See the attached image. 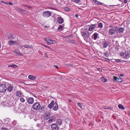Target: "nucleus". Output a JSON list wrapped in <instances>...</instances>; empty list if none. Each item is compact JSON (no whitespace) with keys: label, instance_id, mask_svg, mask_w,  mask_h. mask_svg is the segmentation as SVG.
Returning a JSON list of instances; mask_svg holds the SVG:
<instances>
[{"label":"nucleus","instance_id":"16","mask_svg":"<svg viewBox=\"0 0 130 130\" xmlns=\"http://www.w3.org/2000/svg\"><path fill=\"white\" fill-rule=\"evenodd\" d=\"M45 105L42 106H40V108H39V110L41 112H43L45 110Z\"/></svg>","mask_w":130,"mask_h":130},{"label":"nucleus","instance_id":"39","mask_svg":"<svg viewBox=\"0 0 130 130\" xmlns=\"http://www.w3.org/2000/svg\"><path fill=\"white\" fill-rule=\"evenodd\" d=\"M23 46L21 45H18V47L19 48H21L23 47Z\"/></svg>","mask_w":130,"mask_h":130},{"label":"nucleus","instance_id":"53","mask_svg":"<svg viewBox=\"0 0 130 130\" xmlns=\"http://www.w3.org/2000/svg\"><path fill=\"white\" fill-rule=\"evenodd\" d=\"M120 76L121 77H123L124 76V75L123 74H120Z\"/></svg>","mask_w":130,"mask_h":130},{"label":"nucleus","instance_id":"51","mask_svg":"<svg viewBox=\"0 0 130 130\" xmlns=\"http://www.w3.org/2000/svg\"><path fill=\"white\" fill-rule=\"evenodd\" d=\"M54 66L55 67H56V68L57 69H58V68L57 66H56L54 65Z\"/></svg>","mask_w":130,"mask_h":130},{"label":"nucleus","instance_id":"3","mask_svg":"<svg viewBox=\"0 0 130 130\" xmlns=\"http://www.w3.org/2000/svg\"><path fill=\"white\" fill-rule=\"evenodd\" d=\"M51 15V13L50 11H45L43 12L42 15L44 18H47Z\"/></svg>","mask_w":130,"mask_h":130},{"label":"nucleus","instance_id":"37","mask_svg":"<svg viewBox=\"0 0 130 130\" xmlns=\"http://www.w3.org/2000/svg\"><path fill=\"white\" fill-rule=\"evenodd\" d=\"M70 42L71 43H75V44H77V42L74 40H71L70 41Z\"/></svg>","mask_w":130,"mask_h":130},{"label":"nucleus","instance_id":"52","mask_svg":"<svg viewBox=\"0 0 130 130\" xmlns=\"http://www.w3.org/2000/svg\"><path fill=\"white\" fill-rule=\"evenodd\" d=\"M8 4H9L10 5H12V3L11 2H10L8 3Z\"/></svg>","mask_w":130,"mask_h":130},{"label":"nucleus","instance_id":"11","mask_svg":"<svg viewBox=\"0 0 130 130\" xmlns=\"http://www.w3.org/2000/svg\"><path fill=\"white\" fill-rule=\"evenodd\" d=\"M58 108L57 104L56 103H53L52 105V108L54 110H57Z\"/></svg>","mask_w":130,"mask_h":130},{"label":"nucleus","instance_id":"41","mask_svg":"<svg viewBox=\"0 0 130 130\" xmlns=\"http://www.w3.org/2000/svg\"><path fill=\"white\" fill-rule=\"evenodd\" d=\"M115 61L117 63L120 62H121V59H115Z\"/></svg>","mask_w":130,"mask_h":130},{"label":"nucleus","instance_id":"21","mask_svg":"<svg viewBox=\"0 0 130 130\" xmlns=\"http://www.w3.org/2000/svg\"><path fill=\"white\" fill-rule=\"evenodd\" d=\"M14 52L18 55L23 56V55L21 54L20 51L18 49H16L14 51Z\"/></svg>","mask_w":130,"mask_h":130},{"label":"nucleus","instance_id":"60","mask_svg":"<svg viewBox=\"0 0 130 130\" xmlns=\"http://www.w3.org/2000/svg\"><path fill=\"white\" fill-rule=\"evenodd\" d=\"M116 127L117 129H118V127H117L116 126Z\"/></svg>","mask_w":130,"mask_h":130},{"label":"nucleus","instance_id":"46","mask_svg":"<svg viewBox=\"0 0 130 130\" xmlns=\"http://www.w3.org/2000/svg\"><path fill=\"white\" fill-rule=\"evenodd\" d=\"M70 9L68 7H65L64 8V9L65 10L68 11Z\"/></svg>","mask_w":130,"mask_h":130},{"label":"nucleus","instance_id":"34","mask_svg":"<svg viewBox=\"0 0 130 130\" xmlns=\"http://www.w3.org/2000/svg\"><path fill=\"white\" fill-rule=\"evenodd\" d=\"M64 26V25L63 24L60 25L58 28V30H61L62 29Z\"/></svg>","mask_w":130,"mask_h":130},{"label":"nucleus","instance_id":"59","mask_svg":"<svg viewBox=\"0 0 130 130\" xmlns=\"http://www.w3.org/2000/svg\"><path fill=\"white\" fill-rule=\"evenodd\" d=\"M72 66V65H71V64H70V65H69V66H70V67H71Z\"/></svg>","mask_w":130,"mask_h":130},{"label":"nucleus","instance_id":"58","mask_svg":"<svg viewBox=\"0 0 130 130\" xmlns=\"http://www.w3.org/2000/svg\"><path fill=\"white\" fill-rule=\"evenodd\" d=\"M42 45L43 46H44V47H46V46L44 44H42Z\"/></svg>","mask_w":130,"mask_h":130},{"label":"nucleus","instance_id":"50","mask_svg":"<svg viewBox=\"0 0 130 130\" xmlns=\"http://www.w3.org/2000/svg\"><path fill=\"white\" fill-rule=\"evenodd\" d=\"M127 0H124V3H126L127 2Z\"/></svg>","mask_w":130,"mask_h":130},{"label":"nucleus","instance_id":"10","mask_svg":"<svg viewBox=\"0 0 130 130\" xmlns=\"http://www.w3.org/2000/svg\"><path fill=\"white\" fill-rule=\"evenodd\" d=\"M99 34L96 32L94 33L92 36V39L95 40L99 38Z\"/></svg>","mask_w":130,"mask_h":130},{"label":"nucleus","instance_id":"22","mask_svg":"<svg viewBox=\"0 0 130 130\" xmlns=\"http://www.w3.org/2000/svg\"><path fill=\"white\" fill-rule=\"evenodd\" d=\"M115 33L114 30L113 29H110L109 30V33L111 35H112Z\"/></svg>","mask_w":130,"mask_h":130},{"label":"nucleus","instance_id":"40","mask_svg":"<svg viewBox=\"0 0 130 130\" xmlns=\"http://www.w3.org/2000/svg\"><path fill=\"white\" fill-rule=\"evenodd\" d=\"M77 105L80 108H82V106L81 105V104L80 103H77Z\"/></svg>","mask_w":130,"mask_h":130},{"label":"nucleus","instance_id":"18","mask_svg":"<svg viewBox=\"0 0 130 130\" xmlns=\"http://www.w3.org/2000/svg\"><path fill=\"white\" fill-rule=\"evenodd\" d=\"M16 10L20 12H21L25 14H26L27 13L26 11L25 10L19 8H17Z\"/></svg>","mask_w":130,"mask_h":130},{"label":"nucleus","instance_id":"7","mask_svg":"<svg viewBox=\"0 0 130 130\" xmlns=\"http://www.w3.org/2000/svg\"><path fill=\"white\" fill-rule=\"evenodd\" d=\"M51 127L53 130H58L59 127L56 124L53 123L51 125Z\"/></svg>","mask_w":130,"mask_h":130},{"label":"nucleus","instance_id":"49","mask_svg":"<svg viewBox=\"0 0 130 130\" xmlns=\"http://www.w3.org/2000/svg\"><path fill=\"white\" fill-rule=\"evenodd\" d=\"M2 2L3 3H5V4H6V5H8V3H7V2H4V1H2Z\"/></svg>","mask_w":130,"mask_h":130},{"label":"nucleus","instance_id":"28","mask_svg":"<svg viewBox=\"0 0 130 130\" xmlns=\"http://www.w3.org/2000/svg\"><path fill=\"white\" fill-rule=\"evenodd\" d=\"M93 1L95 3L99 5H103L102 3L97 1V0H93Z\"/></svg>","mask_w":130,"mask_h":130},{"label":"nucleus","instance_id":"45","mask_svg":"<svg viewBox=\"0 0 130 130\" xmlns=\"http://www.w3.org/2000/svg\"><path fill=\"white\" fill-rule=\"evenodd\" d=\"M44 55L47 58H48V56L47 55V54L46 53H44Z\"/></svg>","mask_w":130,"mask_h":130},{"label":"nucleus","instance_id":"55","mask_svg":"<svg viewBox=\"0 0 130 130\" xmlns=\"http://www.w3.org/2000/svg\"><path fill=\"white\" fill-rule=\"evenodd\" d=\"M46 47L47 48H48L49 49H51V48L49 46H46Z\"/></svg>","mask_w":130,"mask_h":130},{"label":"nucleus","instance_id":"1","mask_svg":"<svg viewBox=\"0 0 130 130\" xmlns=\"http://www.w3.org/2000/svg\"><path fill=\"white\" fill-rule=\"evenodd\" d=\"M81 33L84 39L87 42H88V39L90 37L89 33L88 31L84 30V31H81Z\"/></svg>","mask_w":130,"mask_h":130},{"label":"nucleus","instance_id":"56","mask_svg":"<svg viewBox=\"0 0 130 130\" xmlns=\"http://www.w3.org/2000/svg\"><path fill=\"white\" fill-rule=\"evenodd\" d=\"M119 79H120V80H122V78H121L120 77H119Z\"/></svg>","mask_w":130,"mask_h":130},{"label":"nucleus","instance_id":"30","mask_svg":"<svg viewBox=\"0 0 130 130\" xmlns=\"http://www.w3.org/2000/svg\"><path fill=\"white\" fill-rule=\"evenodd\" d=\"M118 106L119 108L123 110L125 109V108L124 107V106L121 104L119 105Z\"/></svg>","mask_w":130,"mask_h":130},{"label":"nucleus","instance_id":"31","mask_svg":"<svg viewBox=\"0 0 130 130\" xmlns=\"http://www.w3.org/2000/svg\"><path fill=\"white\" fill-rule=\"evenodd\" d=\"M101 80L103 82H106L107 80V79L104 78L103 77H102L101 78Z\"/></svg>","mask_w":130,"mask_h":130},{"label":"nucleus","instance_id":"36","mask_svg":"<svg viewBox=\"0 0 130 130\" xmlns=\"http://www.w3.org/2000/svg\"><path fill=\"white\" fill-rule=\"evenodd\" d=\"M102 109H110L111 108L110 107H106L105 106H103L102 108Z\"/></svg>","mask_w":130,"mask_h":130},{"label":"nucleus","instance_id":"19","mask_svg":"<svg viewBox=\"0 0 130 130\" xmlns=\"http://www.w3.org/2000/svg\"><path fill=\"white\" fill-rule=\"evenodd\" d=\"M18 43V42L15 41L9 40L8 42V44L9 45L14 44Z\"/></svg>","mask_w":130,"mask_h":130},{"label":"nucleus","instance_id":"43","mask_svg":"<svg viewBox=\"0 0 130 130\" xmlns=\"http://www.w3.org/2000/svg\"><path fill=\"white\" fill-rule=\"evenodd\" d=\"M113 78L114 80L117 81L118 78V77L115 76H114Z\"/></svg>","mask_w":130,"mask_h":130},{"label":"nucleus","instance_id":"12","mask_svg":"<svg viewBox=\"0 0 130 130\" xmlns=\"http://www.w3.org/2000/svg\"><path fill=\"white\" fill-rule=\"evenodd\" d=\"M27 101L29 103L32 104L34 103V100L32 98L30 97L27 99Z\"/></svg>","mask_w":130,"mask_h":130},{"label":"nucleus","instance_id":"47","mask_svg":"<svg viewBox=\"0 0 130 130\" xmlns=\"http://www.w3.org/2000/svg\"><path fill=\"white\" fill-rule=\"evenodd\" d=\"M52 43H51L53 44H54V43H56V42L54 40H52Z\"/></svg>","mask_w":130,"mask_h":130},{"label":"nucleus","instance_id":"14","mask_svg":"<svg viewBox=\"0 0 130 130\" xmlns=\"http://www.w3.org/2000/svg\"><path fill=\"white\" fill-rule=\"evenodd\" d=\"M50 116L51 115L49 112H47L45 114L44 116V118L46 120L48 119L49 118Z\"/></svg>","mask_w":130,"mask_h":130},{"label":"nucleus","instance_id":"13","mask_svg":"<svg viewBox=\"0 0 130 130\" xmlns=\"http://www.w3.org/2000/svg\"><path fill=\"white\" fill-rule=\"evenodd\" d=\"M95 27H96L95 24H92L89 27L88 29L89 31H91L93 30Z\"/></svg>","mask_w":130,"mask_h":130},{"label":"nucleus","instance_id":"42","mask_svg":"<svg viewBox=\"0 0 130 130\" xmlns=\"http://www.w3.org/2000/svg\"><path fill=\"white\" fill-rule=\"evenodd\" d=\"M117 82H122V80H120V79H119V78H118L117 79Z\"/></svg>","mask_w":130,"mask_h":130},{"label":"nucleus","instance_id":"25","mask_svg":"<svg viewBox=\"0 0 130 130\" xmlns=\"http://www.w3.org/2000/svg\"><path fill=\"white\" fill-rule=\"evenodd\" d=\"M55 116H51L50 118V119L48 121V122L49 123H51L53 120L55 119Z\"/></svg>","mask_w":130,"mask_h":130},{"label":"nucleus","instance_id":"38","mask_svg":"<svg viewBox=\"0 0 130 130\" xmlns=\"http://www.w3.org/2000/svg\"><path fill=\"white\" fill-rule=\"evenodd\" d=\"M104 55L106 57L108 56V53L106 52H105L104 54Z\"/></svg>","mask_w":130,"mask_h":130},{"label":"nucleus","instance_id":"20","mask_svg":"<svg viewBox=\"0 0 130 130\" xmlns=\"http://www.w3.org/2000/svg\"><path fill=\"white\" fill-rule=\"evenodd\" d=\"M44 40L46 41L48 45H50L52 44V43H52V40L49 39H47L46 38H44Z\"/></svg>","mask_w":130,"mask_h":130},{"label":"nucleus","instance_id":"2","mask_svg":"<svg viewBox=\"0 0 130 130\" xmlns=\"http://www.w3.org/2000/svg\"><path fill=\"white\" fill-rule=\"evenodd\" d=\"M120 55L122 58L127 59L130 57V51H126L124 53L123 52H121L120 53Z\"/></svg>","mask_w":130,"mask_h":130},{"label":"nucleus","instance_id":"6","mask_svg":"<svg viewBox=\"0 0 130 130\" xmlns=\"http://www.w3.org/2000/svg\"><path fill=\"white\" fill-rule=\"evenodd\" d=\"M40 107V105L39 103H34L33 106V108L35 110H37Z\"/></svg>","mask_w":130,"mask_h":130},{"label":"nucleus","instance_id":"17","mask_svg":"<svg viewBox=\"0 0 130 130\" xmlns=\"http://www.w3.org/2000/svg\"><path fill=\"white\" fill-rule=\"evenodd\" d=\"M57 20L58 22L60 24H62L63 22V20L61 17H58L57 18Z\"/></svg>","mask_w":130,"mask_h":130},{"label":"nucleus","instance_id":"4","mask_svg":"<svg viewBox=\"0 0 130 130\" xmlns=\"http://www.w3.org/2000/svg\"><path fill=\"white\" fill-rule=\"evenodd\" d=\"M115 30L117 33H122L125 29L124 28H119L117 26H116L115 28Z\"/></svg>","mask_w":130,"mask_h":130},{"label":"nucleus","instance_id":"15","mask_svg":"<svg viewBox=\"0 0 130 130\" xmlns=\"http://www.w3.org/2000/svg\"><path fill=\"white\" fill-rule=\"evenodd\" d=\"M16 94V96L18 97H21L23 95L22 93L20 91H17Z\"/></svg>","mask_w":130,"mask_h":130},{"label":"nucleus","instance_id":"29","mask_svg":"<svg viewBox=\"0 0 130 130\" xmlns=\"http://www.w3.org/2000/svg\"><path fill=\"white\" fill-rule=\"evenodd\" d=\"M24 47L25 48H32V46L31 45H23Z\"/></svg>","mask_w":130,"mask_h":130},{"label":"nucleus","instance_id":"62","mask_svg":"<svg viewBox=\"0 0 130 130\" xmlns=\"http://www.w3.org/2000/svg\"><path fill=\"white\" fill-rule=\"evenodd\" d=\"M47 27V26H45L46 27Z\"/></svg>","mask_w":130,"mask_h":130},{"label":"nucleus","instance_id":"9","mask_svg":"<svg viewBox=\"0 0 130 130\" xmlns=\"http://www.w3.org/2000/svg\"><path fill=\"white\" fill-rule=\"evenodd\" d=\"M102 43L103 45V47L104 48H106L108 45V43L105 40H103L102 42Z\"/></svg>","mask_w":130,"mask_h":130},{"label":"nucleus","instance_id":"26","mask_svg":"<svg viewBox=\"0 0 130 130\" xmlns=\"http://www.w3.org/2000/svg\"><path fill=\"white\" fill-rule=\"evenodd\" d=\"M56 123L57 124L60 125L62 123L61 120L60 119H58L56 121Z\"/></svg>","mask_w":130,"mask_h":130},{"label":"nucleus","instance_id":"23","mask_svg":"<svg viewBox=\"0 0 130 130\" xmlns=\"http://www.w3.org/2000/svg\"><path fill=\"white\" fill-rule=\"evenodd\" d=\"M28 78L30 79L31 80H34L36 79L37 78V77L33 75H30L28 76Z\"/></svg>","mask_w":130,"mask_h":130},{"label":"nucleus","instance_id":"5","mask_svg":"<svg viewBox=\"0 0 130 130\" xmlns=\"http://www.w3.org/2000/svg\"><path fill=\"white\" fill-rule=\"evenodd\" d=\"M6 89V87L5 84H0V92H4Z\"/></svg>","mask_w":130,"mask_h":130},{"label":"nucleus","instance_id":"35","mask_svg":"<svg viewBox=\"0 0 130 130\" xmlns=\"http://www.w3.org/2000/svg\"><path fill=\"white\" fill-rule=\"evenodd\" d=\"M20 101L22 103H23L25 102V99L22 97L20 98Z\"/></svg>","mask_w":130,"mask_h":130},{"label":"nucleus","instance_id":"57","mask_svg":"<svg viewBox=\"0 0 130 130\" xmlns=\"http://www.w3.org/2000/svg\"><path fill=\"white\" fill-rule=\"evenodd\" d=\"M78 15L77 14H76L75 15V16L76 18H77L78 17Z\"/></svg>","mask_w":130,"mask_h":130},{"label":"nucleus","instance_id":"24","mask_svg":"<svg viewBox=\"0 0 130 130\" xmlns=\"http://www.w3.org/2000/svg\"><path fill=\"white\" fill-rule=\"evenodd\" d=\"M95 24L97 28L99 27L101 28L103 27V25L101 23H100L98 24Z\"/></svg>","mask_w":130,"mask_h":130},{"label":"nucleus","instance_id":"48","mask_svg":"<svg viewBox=\"0 0 130 130\" xmlns=\"http://www.w3.org/2000/svg\"><path fill=\"white\" fill-rule=\"evenodd\" d=\"M1 130H8V129L6 128H2Z\"/></svg>","mask_w":130,"mask_h":130},{"label":"nucleus","instance_id":"8","mask_svg":"<svg viewBox=\"0 0 130 130\" xmlns=\"http://www.w3.org/2000/svg\"><path fill=\"white\" fill-rule=\"evenodd\" d=\"M13 88V86L12 85L10 84H9L8 85L7 88H6V89L8 92H11L12 91Z\"/></svg>","mask_w":130,"mask_h":130},{"label":"nucleus","instance_id":"61","mask_svg":"<svg viewBox=\"0 0 130 130\" xmlns=\"http://www.w3.org/2000/svg\"><path fill=\"white\" fill-rule=\"evenodd\" d=\"M129 115L130 116V112L129 113Z\"/></svg>","mask_w":130,"mask_h":130},{"label":"nucleus","instance_id":"27","mask_svg":"<svg viewBox=\"0 0 130 130\" xmlns=\"http://www.w3.org/2000/svg\"><path fill=\"white\" fill-rule=\"evenodd\" d=\"M54 103V101H51L50 103L48 105V107L50 109H51L52 107V105L53 103Z\"/></svg>","mask_w":130,"mask_h":130},{"label":"nucleus","instance_id":"54","mask_svg":"<svg viewBox=\"0 0 130 130\" xmlns=\"http://www.w3.org/2000/svg\"><path fill=\"white\" fill-rule=\"evenodd\" d=\"M25 6L26 7H28V8H31V7H30V6H28L27 5Z\"/></svg>","mask_w":130,"mask_h":130},{"label":"nucleus","instance_id":"33","mask_svg":"<svg viewBox=\"0 0 130 130\" xmlns=\"http://www.w3.org/2000/svg\"><path fill=\"white\" fill-rule=\"evenodd\" d=\"M17 67V66L14 64L8 66V67H12L14 68H16Z\"/></svg>","mask_w":130,"mask_h":130},{"label":"nucleus","instance_id":"32","mask_svg":"<svg viewBox=\"0 0 130 130\" xmlns=\"http://www.w3.org/2000/svg\"><path fill=\"white\" fill-rule=\"evenodd\" d=\"M81 0H71L73 2H75L76 3H79Z\"/></svg>","mask_w":130,"mask_h":130},{"label":"nucleus","instance_id":"44","mask_svg":"<svg viewBox=\"0 0 130 130\" xmlns=\"http://www.w3.org/2000/svg\"><path fill=\"white\" fill-rule=\"evenodd\" d=\"M41 125V123H38L37 125V126L38 127H40V126Z\"/></svg>","mask_w":130,"mask_h":130}]
</instances>
